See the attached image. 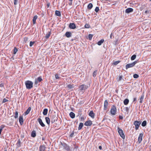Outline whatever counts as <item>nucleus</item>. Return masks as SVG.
I'll list each match as a JSON object with an SVG mask.
<instances>
[{
  "label": "nucleus",
  "mask_w": 151,
  "mask_h": 151,
  "mask_svg": "<svg viewBox=\"0 0 151 151\" xmlns=\"http://www.w3.org/2000/svg\"><path fill=\"white\" fill-rule=\"evenodd\" d=\"M84 27L85 28H88L90 27V25L88 24H86L85 25Z\"/></svg>",
  "instance_id": "38"
},
{
  "label": "nucleus",
  "mask_w": 151,
  "mask_h": 151,
  "mask_svg": "<svg viewBox=\"0 0 151 151\" xmlns=\"http://www.w3.org/2000/svg\"><path fill=\"white\" fill-rule=\"evenodd\" d=\"M5 127V126L4 124H2L0 127V129H1L2 130Z\"/></svg>",
  "instance_id": "47"
},
{
  "label": "nucleus",
  "mask_w": 151,
  "mask_h": 151,
  "mask_svg": "<svg viewBox=\"0 0 151 151\" xmlns=\"http://www.w3.org/2000/svg\"><path fill=\"white\" fill-rule=\"evenodd\" d=\"M18 0H14V4L15 5L17 4Z\"/></svg>",
  "instance_id": "53"
},
{
  "label": "nucleus",
  "mask_w": 151,
  "mask_h": 151,
  "mask_svg": "<svg viewBox=\"0 0 151 151\" xmlns=\"http://www.w3.org/2000/svg\"><path fill=\"white\" fill-rule=\"evenodd\" d=\"M117 129L118 130V132L119 133V135L123 139L125 138V136L124 134L123 131L122 129H121L119 127H117Z\"/></svg>",
  "instance_id": "4"
},
{
  "label": "nucleus",
  "mask_w": 151,
  "mask_h": 151,
  "mask_svg": "<svg viewBox=\"0 0 151 151\" xmlns=\"http://www.w3.org/2000/svg\"><path fill=\"white\" fill-rule=\"evenodd\" d=\"M96 73H97V70L95 71L93 73V77H95L96 76Z\"/></svg>",
  "instance_id": "46"
},
{
  "label": "nucleus",
  "mask_w": 151,
  "mask_h": 151,
  "mask_svg": "<svg viewBox=\"0 0 151 151\" xmlns=\"http://www.w3.org/2000/svg\"><path fill=\"white\" fill-rule=\"evenodd\" d=\"M50 5V4L49 3L47 4V7H49Z\"/></svg>",
  "instance_id": "62"
},
{
  "label": "nucleus",
  "mask_w": 151,
  "mask_h": 151,
  "mask_svg": "<svg viewBox=\"0 0 151 151\" xmlns=\"http://www.w3.org/2000/svg\"><path fill=\"white\" fill-rule=\"evenodd\" d=\"M69 27L71 29H74L76 28L75 24L74 23H70V24Z\"/></svg>",
  "instance_id": "10"
},
{
  "label": "nucleus",
  "mask_w": 151,
  "mask_h": 151,
  "mask_svg": "<svg viewBox=\"0 0 151 151\" xmlns=\"http://www.w3.org/2000/svg\"><path fill=\"white\" fill-rule=\"evenodd\" d=\"M124 111H125V113H127V114H128L129 110V108L128 107H125L124 108Z\"/></svg>",
  "instance_id": "28"
},
{
  "label": "nucleus",
  "mask_w": 151,
  "mask_h": 151,
  "mask_svg": "<svg viewBox=\"0 0 151 151\" xmlns=\"http://www.w3.org/2000/svg\"><path fill=\"white\" fill-rule=\"evenodd\" d=\"M13 122H9V123L8 124V125H9V126H12L13 125Z\"/></svg>",
  "instance_id": "51"
},
{
  "label": "nucleus",
  "mask_w": 151,
  "mask_h": 151,
  "mask_svg": "<svg viewBox=\"0 0 151 151\" xmlns=\"http://www.w3.org/2000/svg\"><path fill=\"white\" fill-rule=\"evenodd\" d=\"M37 15H35L33 17V19H32V21H33V23L34 24H35L36 21V20L37 19Z\"/></svg>",
  "instance_id": "21"
},
{
  "label": "nucleus",
  "mask_w": 151,
  "mask_h": 151,
  "mask_svg": "<svg viewBox=\"0 0 151 151\" xmlns=\"http://www.w3.org/2000/svg\"><path fill=\"white\" fill-rule=\"evenodd\" d=\"M108 106V102L107 100H106L104 101V110H106L107 109V107Z\"/></svg>",
  "instance_id": "14"
},
{
  "label": "nucleus",
  "mask_w": 151,
  "mask_h": 151,
  "mask_svg": "<svg viewBox=\"0 0 151 151\" xmlns=\"http://www.w3.org/2000/svg\"><path fill=\"white\" fill-rule=\"evenodd\" d=\"M104 42V39H101L98 42L97 44L99 45H101Z\"/></svg>",
  "instance_id": "24"
},
{
  "label": "nucleus",
  "mask_w": 151,
  "mask_h": 151,
  "mask_svg": "<svg viewBox=\"0 0 151 151\" xmlns=\"http://www.w3.org/2000/svg\"><path fill=\"white\" fill-rule=\"evenodd\" d=\"M69 4L70 5H71L72 4V2H71L69 3Z\"/></svg>",
  "instance_id": "61"
},
{
  "label": "nucleus",
  "mask_w": 151,
  "mask_h": 151,
  "mask_svg": "<svg viewBox=\"0 0 151 151\" xmlns=\"http://www.w3.org/2000/svg\"><path fill=\"white\" fill-rule=\"evenodd\" d=\"M148 12V11L147 10H146L145 12V14H147Z\"/></svg>",
  "instance_id": "64"
},
{
  "label": "nucleus",
  "mask_w": 151,
  "mask_h": 151,
  "mask_svg": "<svg viewBox=\"0 0 151 151\" xmlns=\"http://www.w3.org/2000/svg\"><path fill=\"white\" fill-rule=\"evenodd\" d=\"M31 109V107H29L27 109V110L25 112V113L26 115H27L29 114L30 111Z\"/></svg>",
  "instance_id": "18"
},
{
  "label": "nucleus",
  "mask_w": 151,
  "mask_h": 151,
  "mask_svg": "<svg viewBox=\"0 0 151 151\" xmlns=\"http://www.w3.org/2000/svg\"><path fill=\"white\" fill-rule=\"evenodd\" d=\"M120 62V61L119 60L115 61L113 63V64L114 65H116L118 64Z\"/></svg>",
  "instance_id": "39"
},
{
  "label": "nucleus",
  "mask_w": 151,
  "mask_h": 151,
  "mask_svg": "<svg viewBox=\"0 0 151 151\" xmlns=\"http://www.w3.org/2000/svg\"><path fill=\"white\" fill-rule=\"evenodd\" d=\"M116 111L117 109L116 106L114 105L112 106L110 111L111 114L112 115H114L116 114Z\"/></svg>",
  "instance_id": "3"
},
{
  "label": "nucleus",
  "mask_w": 151,
  "mask_h": 151,
  "mask_svg": "<svg viewBox=\"0 0 151 151\" xmlns=\"http://www.w3.org/2000/svg\"><path fill=\"white\" fill-rule=\"evenodd\" d=\"M137 98L136 97H135L133 99V102H134V101H136Z\"/></svg>",
  "instance_id": "58"
},
{
  "label": "nucleus",
  "mask_w": 151,
  "mask_h": 151,
  "mask_svg": "<svg viewBox=\"0 0 151 151\" xmlns=\"http://www.w3.org/2000/svg\"><path fill=\"white\" fill-rule=\"evenodd\" d=\"M31 136L33 137H36V133L35 131L33 130L31 134Z\"/></svg>",
  "instance_id": "20"
},
{
  "label": "nucleus",
  "mask_w": 151,
  "mask_h": 151,
  "mask_svg": "<svg viewBox=\"0 0 151 151\" xmlns=\"http://www.w3.org/2000/svg\"><path fill=\"white\" fill-rule=\"evenodd\" d=\"M122 78V76H120L118 78V81H120L121 80Z\"/></svg>",
  "instance_id": "50"
},
{
  "label": "nucleus",
  "mask_w": 151,
  "mask_h": 151,
  "mask_svg": "<svg viewBox=\"0 0 151 151\" xmlns=\"http://www.w3.org/2000/svg\"><path fill=\"white\" fill-rule=\"evenodd\" d=\"M18 113L17 111H16L14 114V117L15 119H17L18 117Z\"/></svg>",
  "instance_id": "35"
},
{
  "label": "nucleus",
  "mask_w": 151,
  "mask_h": 151,
  "mask_svg": "<svg viewBox=\"0 0 151 151\" xmlns=\"http://www.w3.org/2000/svg\"><path fill=\"white\" fill-rule=\"evenodd\" d=\"M55 78L56 79H58L60 78V77L59 76L58 74H56L55 75Z\"/></svg>",
  "instance_id": "48"
},
{
  "label": "nucleus",
  "mask_w": 151,
  "mask_h": 151,
  "mask_svg": "<svg viewBox=\"0 0 151 151\" xmlns=\"http://www.w3.org/2000/svg\"><path fill=\"white\" fill-rule=\"evenodd\" d=\"M48 111V109H44L43 114L44 115H46L47 114Z\"/></svg>",
  "instance_id": "26"
},
{
  "label": "nucleus",
  "mask_w": 151,
  "mask_h": 151,
  "mask_svg": "<svg viewBox=\"0 0 151 151\" xmlns=\"http://www.w3.org/2000/svg\"><path fill=\"white\" fill-rule=\"evenodd\" d=\"M129 100L128 99H125L124 101V103L125 105H127L129 103Z\"/></svg>",
  "instance_id": "23"
},
{
  "label": "nucleus",
  "mask_w": 151,
  "mask_h": 151,
  "mask_svg": "<svg viewBox=\"0 0 151 151\" xmlns=\"http://www.w3.org/2000/svg\"><path fill=\"white\" fill-rule=\"evenodd\" d=\"M144 98V95H142L141 97H140V101L139 102L140 103H142V101L143 100Z\"/></svg>",
  "instance_id": "36"
},
{
  "label": "nucleus",
  "mask_w": 151,
  "mask_h": 151,
  "mask_svg": "<svg viewBox=\"0 0 151 151\" xmlns=\"http://www.w3.org/2000/svg\"><path fill=\"white\" fill-rule=\"evenodd\" d=\"M61 145L63 146L64 149L67 151L70 150V148L69 146L65 143H61Z\"/></svg>",
  "instance_id": "7"
},
{
  "label": "nucleus",
  "mask_w": 151,
  "mask_h": 151,
  "mask_svg": "<svg viewBox=\"0 0 151 151\" xmlns=\"http://www.w3.org/2000/svg\"><path fill=\"white\" fill-rule=\"evenodd\" d=\"M24 39L25 41H27L28 40V38L27 37H25L24 38Z\"/></svg>",
  "instance_id": "60"
},
{
  "label": "nucleus",
  "mask_w": 151,
  "mask_h": 151,
  "mask_svg": "<svg viewBox=\"0 0 151 151\" xmlns=\"http://www.w3.org/2000/svg\"><path fill=\"white\" fill-rule=\"evenodd\" d=\"M55 14L57 16L60 17L61 15V12L59 11L56 10L55 12Z\"/></svg>",
  "instance_id": "22"
},
{
  "label": "nucleus",
  "mask_w": 151,
  "mask_h": 151,
  "mask_svg": "<svg viewBox=\"0 0 151 151\" xmlns=\"http://www.w3.org/2000/svg\"><path fill=\"white\" fill-rule=\"evenodd\" d=\"M133 9L131 8H129L125 10V12L127 13H129L133 12Z\"/></svg>",
  "instance_id": "13"
},
{
  "label": "nucleus",
  "mask_w": 151,
  "mask_h": 151,
  "mask_svg": "<svg viewBox=\"0 0 151 151\" xmlns=\"http://www.w3.org/2000/svg\"><path fill=\"white\" fill-rule=\"evenodd\" d=\"M45 145H42L40 146V151H45Z\"/></svg>",
  "instance_id": "15"
},
{
  "label": "nucleus",
  "mask_w": 151,
  "mask_h": 151,
  "mask_svg": "<svg viewBox=\"0 0 151 151\" xmlns=\"http://www.w3.org/2000/svg\"><path fill=\"white\" fill-rule=\"evenodd\" d=\"M70 89H71L73 88V86L71 84H69L67 86Z\"/></svg>",
  "instance_id": "40"
},
{
  "label": "nucleus",
  "mask_w": 151,
  "mask_h": 151,
  "mask_svg": "<svg viewBox=\"0 0 151 151\" xmlns=\"http://www.w3.org/2000/svg\"><path fill=\"white\" fill-rule=\"evenodd\" d=\"M37 121H38L42 127H44L45 126V124L43 122L42 120L40 118H38L37 119Z\"/></svg>",
  "instance_id": "11"
},
{
  "label": "nucleus",
  "mask_w": 151,
  "mask_h": 151,
  "mask_svg": "<svg viewBox=\"0 0 151 151\" xmlns=\"http://www.w3.org/2000/svg\"><path fill=\"white\" fill-rule=\"evenodd\" d=\"M36 79L38 80V81H39V82H40L42 80V79L40 77H38Z\"/></svg>",
  "instance_id": "45"
},
{
  "label": "nucleus",
  "mask_w": 151,
  "mask_h": 151,
  "mask_svg": "<svg viewBox=\"0 0 151 151\" xmlns=\"http://www.w3.org/2000/svg\"><path fill=\"white\" fill-rule=\"evenodd\" d=\"M16 145L18 147H19L21 146V141L20 139L18 140L16 144Z\"/></svg>",
  "instance_id": "29"
},
{
  "label": "nucleus",
  "mask_w": 151,
  "mask_h": 151,
  "mask_svg": "<svg viewBox=\"0 0 151 151\" xmlns=\"http://www.w3.org/2000/svg\"><path fill=\"white\" fill-rule=\"evenodd\" d=\"M139 77L138 75L135 74L133 75V77L135 78H137Z\"/></svg>",
  "instance_id": "43"
},
{
  "label": "nucleus",
  "mask_w": 151,
  "mask_h": 151,
  "mask_svg": "<svg viewBox=\"0 0 151 151\" xmlns=\"http://www.w3.org/2000/svg\"><path fill=\"white\" fill-rule=\"evenodd\" d=\"M35 42L30 41L29 43V46L30 47H32L35 43Z\"/></svg>",
  "instance_id": "41"
},
{
  "label": "nucleus",
  "mask_w": 151,
  "mask_h": 151,
  "mask_svg": "<svg viewBox=\"0 0 151 151\" xmlns=\"http://www.w3.org/2000/svg\"><path fill=\"white\" fill-rule=\"evenodd\" d=\"M13 54L15 55L16 53L18 51V49L16 47H15L13 50Z\"/></svg>",
  "instance_id": "34"
},
{
  "label": "nucleus",
  "mask_w": 151,
  "mask_h": 151,
  "mask_svg": "<svg viewBox=\"0 0 151 151\" xmlns=\"http://www.w3.org/2000/svg\"><path fill=\"white\" fill-rule=\"evenodd\" d=\"M146 124H147V121L145 120L143 121L142 123V126L144 127L145 126H146Z\"/></svg>",
  "instance_id": "33"
},
{
  "label": "nucleus",
  "mask_w": 151,
  "mask_h": 151,
  "mask_svg": "<svg viewBox=\"0 0 151 151\" xmlns=\"http://www.w3.org/2000/svg\"><path fill=\"white\" fill-rule=\"evenodd\" d=\"M26 88L28 89H30L33 87V83L30 81H27L25 82Z\"/></svg>",
  "instance_id": "1"
},
{
  "label": "nucleus",
  "mask_w": 151,
  "mask_h": 151,
  "mask_svg": "<svg viewBox=\"0 0 151 151\" xmlns=\"http://www.w3.org/2000/svg\"><path fill=\"white\" fill-rule=\"evenodd\" d=\"M113 36V35L112 34V33H111L110 35V37L111 39H112V36Z\"/></svg>",
  "instance_id": "59"
},
{
  "label": "nucleus",
  "mask_w": 151,
  "mask_h": 151,
  "mask_svg": "<svg viewBox=\"0 0 151 151\" xmlns=\"http://www.w3.org/2000/svg\"><path fill=\"white\" fill-rule=\"evenodd\" d=\"M51 31L49 32L47 34L45 37L46 39H47L49 38L51 34Z\"/></svg>",
  "instance_id": "32"
},
{
  "label": "nucleus",
  "mask_w": 151,
  "mask_h": 151,
  "mask_svg": "<svg viewBox=\"0 0 151 151\" xmlns=\"http://www.w3.org/2000/svg\"><path fill=\"white\" fill-rule=\"evenodd\" d=\"M99 10V7H96L95 9V11L96 12H98Z\"/></svg>",
  "instance_id": "49"
},
{
  "label": "nucleus",
  "mask_w": 151,
  "mask_h": 151,
  "mask_svg": "<svg viewBox=\"0 0 151 151\" xmlns=\"http://www.w3.org/2000/svg\"><path fill=\"white\" fill-rule=\"evenodd\" d=\"M93 36V35H92L89 34L88 35V38H89V40H91Z\"/></svg>",
  "instance_id": "44"
},
{
  "label": "nucleus",
  "mask_w": 151,
  "mask_h": 151,
  "mask_svg": "<svg viewBox=\"0 0 151 151\" xmlns=\"http://www.w3.org/2000/svg\"><path fill=\"white\" fill-rule=\"evenodd\" d=\"M4 87V84L2 83L0 84V87Z\"/></svg>",
  "instance_id": "57"
},
{
  "label": "nucleus",
  "mask_w": 151,
  "mask_h": 151,
  "mask_svg": "<svg viewBox=\"0 0 151 151\" xmlns=\"http://www.w3.org/2000/svg\"><path fill=\"white\" fill-rule=\"evenodd\" d=\"M141 123V121H135L134 122V124L135 126V129L136 130H137L138 129L139 127L140 124Z\"/></svg>",
  "instance_id": "6"
},
{
  "label": "nucleus",
  "mask_w": 151,
  "mask_h": 151,
  "mask_svg": "<svg viewBox=\"0 0 151 151\" xmlns=\"http://www.w3.org/2000/svg\"><path fill=\"white\" fill-rule=\"evenodd\" d=\"M38 80L37 79H36L35 80V85H37L38 83Z\"/></svg>",
  "instance_id": "52"
},
{
  "label": "nucleus",
  "mask_w": 151,
  "mask_h": 151,
  "mask_svg": "<svg viewBox=\"0 0 151 151\" xmlns=\"http://www.w3.org/2000/svg\"><path fill=\"white\" fill-rule=\"evenodd\" d=\"M69 115L70 117L72 119L74 118L75 117V114L73 112H70L69 114Z\"/></svg>",
  "instance_id": "19"
},
{
  "label": "nucleus",
  "mask_w": 151,
  "mask_h": 151,
  "mask_svg": "<svg viewBox=\"0 0 151 151\" xmlns=\"http://www.w3.org/2000/svg\"><path fill=\"white\" fill-rule=\"evenodd\" d=\"M57 118L55 116L53 119H51V123L53 124L55 122L56 120H57Z\"/></svg>",
  "instance_id": "31"
},
{
  "label": "nucleus",
  "mask_w": 151,
  "mask_h": 151,
  "mask_svg": "<svg viewBox=\"0 0 151 151\" xmlns=\"http://www.w3.org/2000/svg\"><path fill=\"white\" fill-rule=\"evenodd\" d=\"M8 101V100L7 99H6L5 98H4L3 99V101H2V104H3V103H4L5 102H7Z\"/></svg>",
  "instance_id": "42"
},
{
  "label": "nucleus",
  "mask_w": 151,
  "mask_h": 151,
  "mask_svg": "<svg viewBox=\"0 0 151 151\" xmlns=\"http://www.w3.org/2000/svg\"><path fill=\"white\" fill-rule=\"evenodd\" d=\"M119 119H123V117L122 116H121V115L119 116Z\"/></svg>",
  "instance_id": "55"
},
{
  "label": "nucleus",
  "mask_w": 151,
  "mask_h": 151,
  "mask_svg": "<svg viewBox=\"0 0 151 151\" xmlns=\"http://www.w3.org/2000/svg\"><path fill=\"white\" fill-rule=\"evenodd\" d=\"M136 55H134L132 56L131 57V60H134L136 58Z\"/></svg>",
  "instance_id": "37"
},
{
  "label": "nucleus",
  "mask_w": 151,
  "mask_h": 151,
  "mask_svg": "<svg viewBox=\"0 0 151 151\" xmlns=\"http://www.w3.org/2000/svg\"><path fill=\"white\" fill-rule=\"evenodd\" d=\"M89 115L92 118H94L95 116V114L93 111H90L89 114Z\"/></svg>",
  "instance_id": "17"
},
{
  "label": "nucleus",
  "mask_w": 151,
  "mask_h": 151,
  "mask_svg": "<svg viewBox=\"0 0 151 151\" xmlns=\"http://www.w3.org/2000/svg\"><path fill=\"white\" fill-rule=\"evenodd\" d=\"M99 149L101 150H103L102 146H99Z\"/></svg>",
  "instance_id": "56"
},
{
  "label": "nucleus",
  "mask_w": 151,
  "mask_h": 151,
  "mask_svg": "<svg viewBox=\"0 0 151 151\" xmlns=\"http://www.w3.org/2000/svg\"><path fill=\"white\" fill-rule=\"evenodd\" d=\"M19 121L21 125H22L23 124L24 121L22 116H19Z\"/></svg>",
  "instance_id": "12"
},
{
  "label": "nucleus",
  "mask_w": 151,
  "mask_h": 151,
  "mask_svg": "<svg viewBox=\"0 0 151 151\" xmlns=\"http://www.w3.org/2000/svg\"><path fill=\"white\" fill-rule=\"evenodd\" d=\"M83 123H80L79 124V127H78V130H81L82 127H83Z\"/></svg>",
  "instance_id": "27"
},
{
  "label": "nucleus",
  "mask_w": 151,
  "mask_h": 151,
  "mask_svg": "<svg viewBox=\"0 0 151 151\" xmlns=\"http://www.w3.org/2000/svg\"><path fill=\"white\" fill-rule=\"evenodd\" d=\"M137 63V61H135L132 63H129L127 64L126 65V69H127L128 68L134 67Z\"/></svg>",
  "instance_id": "5"
},
{
  "label": "nucleus",
  "mask_w": 151,
  "mask_h": 151,
  "mask_svg": "<svg viewBox=\"0 0 151 151\" xmlns=\"http://www.w3.org/2000/svg\"><path fill=\"white\" fill-rule=\"evenodd\" d=\"M74 132L73 131L70 134V136L71 137H72L73 136V135L74 134Z\"/></svg>",
  "instance_id": "54"
},
{
  "label": "nucleus",
  "mask_w": 151,
  "mask_h": 151,
  "mask_svg": "<svg viewBox=\"0 0 151 151\" xmlns=\"http://www.w3.org/2000/svg\"><path fill=\"white\" fill-rule=\"evenodd\" d=\"M93 4L91 3L89 4L87 6V8L88 9H91L93 7Z\"/></svg>",
  "instance_id": "30"
},
{
  "label": "nucleus",
  "mask_w": 151,
  "mask_h": 151,
  "mask_svg": "<svg viewBox=\"0 0 151 151\" xmlns=\"http://www.w3.org/2000/svg\"><path fill=\"white\" fill-rule=\"evenodd\" d=\"M65 36L68 38L72 36V34L70 32H66L65 34Z\"/></svg>",
  "instance_id": "16"
},
{
  "label": "nucleus",
  "mask_w": 151,
  "mask_h": 151,
  "mask_svg": "<svg viewBox=\"0 0 151 151\" xmlns=\"http://www.w3.org/2000/svg\"><path fill=\"white\" fill-rule=\"evenodd\" d=\"M45 119L46 123L48 125H49L50 123V118L48 117H46Z\"/></svg>",
  "instance_id": "25"
},
{
  "label": "nucleus",
  "mask_w": 151,
  "mask_h": 151,
  "mask_svg": "<svg viewBox=\"0 0 151 151\" xmlns=\"http://www.w3.org/2000/svg\"><path fill=\"white\" fill-rule=\"evenodd\" d=\"M143 134L142 133H140L138 138V142L139 143L141 142L142 140V137Z\"/></svg>",
  "instance_id": "9"
},
{
  "label": "nucleus",
  "mask_w": 151,
  "mask_h": 151,
  "mask_svg": "<svg viewBox=\"0 0 151 151\" xmlns=\"http://www.w3.org/2000/svg\"><path fill=\"white\" fill-rule=\"evenodd\" d=\"M88 87V86L83 84L79 86V89L80 91H81L82 92H83V93H84L85 91L87 89Z\"/></svg>",
  "instance_id": "2"
},
{
  "label": "nucleus",
  "mask_w": 151,
  "mask_h": 151,
  "mask_svg": "<svg viewBox=\"0 0 151 151\" xmlns=\"http://www.w3.org/2000/svg\"><path fill=\"white\" fill-rule=\"evenodd\" d=\"M84 124L86 126H91L92 124V122L90 120H88Z\"/></svg>",
  "instance_id": "8"
},
{
  "label": "nucleus",
  "mask_w": 151,
  "mask_h": 151,
  "mask_svg": "<svg viewBox=\"0 0 151 151\" xmlns=\"http://www.w3.org/2000/svg\"><path fill=\"white\" fill-rule=\"evenodd\" d=\"M2 130L1 129H0V134H1V132L2 131Z\"/></svg>",
  "instance_id": "63"
}]
</instances>
